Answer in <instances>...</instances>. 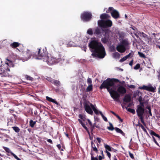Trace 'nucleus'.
<instances>
[{
	"label": "nucleus",
	"mask_w": 160,
	"mask_h": 160,
	"mask_svg": "<svg viewBox=\"0 0 160 160\" xmlns=\"http://www.w3.org/2000/svg\"><path fill=\"white\" fill-rule=\"evenodd\" d=\"M138 117L139 118V119H140L141 121V122L144 125H145V122L144 120V117L143 116H138Z\"/></svg>",
	"instance_id": "35"
},
{
	"label": "nucleus",
	"mask_w": 160,
	"mask_h": 160,
	"mask_svg": "<svg viewBox=\"0 0 160 160\" xmlns=\"http://www.w3.org/2000/svg\"><path fill=\"white\" fill-rule=\"evenodd\" d=\"M104 31L106 34L109 31V30L108 29H101L100 28L97 27L95 29L93 34L96 36H101L102 32Z\"/></svg>",
	"instance_id": "9"
},
{
	"label": "nucleus",
	"mask_w": 160,
	"mask_h": 160,
	"mask_svg": "<svg viewBox=\"0 0 160 160\" xmlns=\"http://www.w3.org/2000/svg\"><path fill=\"white\" fill-rule=\"evenodd\" d=\"M61 59V55L59 53H57L54 56L49 57L47 56L45 60H43L44 62H46L49 65L54 64H56L60 62Z\"/></svg>",
	"instance_id": "3"
},
{
	"label": "nucleus",
	"mask_w": 160,
	"mask_h": 160,
	"mask_svg": "<svg viewBox=\"0 0 160 160\" xmlns=\"http://www.w3.org/2000/svg\"><path fill=\"white\" fill-rule=\"evenodd\" d=\"M113 9V7H110L106 11V12L107 13H109L110 12H112V11Z\"/></svg>",
	"instance_id": "46"
},
{
	"label": "nucleus",
	"mask_w": 160,
	"mask_h": 160,
	"mask_svg": "<svg viewBox=\"0 0 160 160\" xmlns=\"http://www.w3.org/2000/svg\"><path fill=\"white\" fill-rule=\"evenodd\" d=\"M91 160H98L97 157L95 158L93 156L92 154L91 153Z\"/></svg>",
	"instance_id": "47"
},
{
	"label": "nucleus",
	"mask_w": 160,
	"mask_h": 160,
	"mask_svg": "<svg viewBox=\"0 0 160 160\" xmlns=\"http://www.w3.org/2000/svg\"><path fill=\"white\" fill-rule=\"evenodd\" d=\"M126 109L128 111V112H130L132 113L133 114H134L135 113V111L134 109H131L130 108H128L127 107H125Z\"/></svg>",
	"instance_id": "33"
},
{
	"label": "nucleus",
	"mask_w": 160,
	"mask_h": 160,
	"mask_svg": "<svg viewBox=\"0 0 160 160\" xmlns=\"http://www.w3.org/2000/svg\"><path fill=\"white\" fill-rule=\"evenodd\" d=\"M127 59V58L126 56L122 58L120 60V62H122L125 61Z\"/></svg>",
	"instance_id": "48"
},
{
	"label": "nucleus",
	"mask_w": 160,
	"mask_h": 160,
	"mask_svg": "<svg viewBox=\"0 0 160 160\" xmlns=\"http://www.w3.org/2000/svg\"><path fill=\"white\" fill-rule=\"evenodd\" d=\"M99 113L102 116V118L103 119V120L106 122H107L108 121V120L107 118L103 115L102 112L101 111H99Z\"/></svg>",
	"instance_id": "39"
},
{
	"label": "nucleus",
	"mask_w": 160,
	"mask_h": 160,
	"mask_svg": "<svg viewBox=\"0 0 160 160\" xmlns=\"http://www.w3.org/2000/svg\"><path fill=\"white\" fill-rule=\"evenodd\" d=\"M87 33L90 35H92L93 34L92 29L91 28H89L88 29L87 31Z\"/></svg>",
	"instance_id": "38"
},
{
	"label": "nucleus",
	"mask_w": 160,
	"mask_h": 160,
	"mask_svg": "<svg viewBox=\"0 0 160 160\" xmlns=\"http://www.w3.org/2000/svg\"><path fill=\"white\" fill-rule=\"evenodd\" d=\"M140 102V105H138L137 106V107H141L142 108H144V104L145 103V102Z\"/></svg>",
	"instance_id": "43"
},
{
	"label": "nucleus",
	"mask_w": 160,
	"mask_h": 160,
	"mask_svg": "<svg viewBox=\"0 0 160 160\" xmlns=\"http://www.w3.org/2000/svg\"><path fill=\"white\" fill-rule=\"evenodd\" d=\"M131 100V97L130 95L127 94L124 96L123 99L124 102L126 103L129 102Z\"/></svg>",
	"instance_id": "17"
},
{
	"label": "nucleus",
	"mask_w": 160,
	"mask_h": 160,
	"mask_svg": "<svg viewBox=\"0 0 160 160\" xmlns=\"http://www.w3.org/2000/svg\"><path fill=\"white\" fill-rule=\"evenodd\" d=\"M117 82L121 83L118 79L108 78L103 82L99 88L101 89L106 88L111 97L116 101L118 102L120 94L123 95L125 94L127 91L126 88L121 85H119L117 91L115 90L116 88H114V85L115 83Z\"/></svg>",
	"instance_id": "1"
},
{
	"label": "nucleus",
	"mask_w": 160,
	"mask_h": 160,
	"mask_svg": "<svg viewBox=\"0 0 160 160\" xmlns=\"http://www.w3.org/2000/svg\"><path fill=\"white\" fill-rule=\"evenodd\" d=\"M112 16L115 19L119 18L120 15L119 12L116 10L113 9L112 11L111 12Z\"/></svg>",
	"instance_id": "13"
},
{
	"label": "nucleus",
	"mask_w": 160,
	"mask_h": 160,
	"mask_svg": "<svg viewBox=\"0 0 160 160\" xmlns=\"http://www.w3.org/2000/svg\"><path fill=\"white\" fill-rule=\"evenodd\" d=\"M128 87L131 88H135V86L134 85H128Z\"/></svg>",
	"instance_id": "58"
},
{
	"label": "nucleus",
	"mask_w": 160,
	"mask_h": 160,
	"mask_svg": "<svg viewBox=\"0 0 160 160\" xmlns=\"http://www.w3.org/2000/svg\"><path fill=\"white\" fill-rule=\"evenodd\" d=\"M3 148L4 149L7 153H10V154L13 156L14 158L17 160H21L20 158H18L17 155H16L15 154L11 152L10 149L8 148L3 146Z\"/></svg>",
	"instance_id": "11"
},
{
	"label": "nucleus",
	"mask_w": 160,
	"mask_h": 160,
	"mask_svg": "<svg viewBox=\"0 0 160 160\" xmlns=\"http://www.w3.org/2000/svg\"><path fill=\"white\" fill-rule=\"evenodd\" d=\"M88 46L91 49V51L93 52L92 55L97 56L101 58H104L106 55L105 49L101 42L92 40L89 43Z\"/></svg>",
	"instance_id": "2"
},
{
	"label": "nucleus",
	"mask_w": 160,
	"mask_h": 160,
	"mask_svg": "<svg viewBox=\"0 0 160 160\" xmlns=\"http://www.w3.org/2000/svg\"><path fill=\"white\" fill-rule=\"evenodd\" d=\"M21 44L17 42H13L10 44V46L12 48H15L18 47Z\"/></svg>",
	"instance_id": "18"
},
{
	"label": "nucleus",
	"mask_w": 160,
	"mask_h": 160,
	"mask_svg": "<svg viewBox=\"0 0 160 160\" xmlns=\"http://www.w3.org/2000/svg\"><path fill=\"white\" fill-rule=\"evenodd\" d=\"M87 82L89 85L92 84V82L91 79L90 78H88L87 80Z\"/></svg>",
	"instance_id": "42"
},
{
	"label": "nucleus",
	"mask_w": 160,
	"mask_h": 160,
	"mask_svg": "<svg viewBox=\"0 0 160 160\" xmlns=\"http://www.w3.org/2000/svg\"><path fill=\"white\" fill-rule=\"evenodd\" d=\"M9 71L8 67L5 65H1L0 66V74L2 76H7L8 74V72Z\"/></svg>",
	"instance_id": "7"
},
{
	"label": "nucleus",
	"mask_w": 160,
	"mask_h": 160,
	"mask_svg": "<svg viewBox=\"0 0 160 160\" xmlns=\"http://www.w3.org/2000/svg\"><path fill=\"white\" fill-rule=\"evenodd\" d=\"M52 83L57 87H60L61 85L60 81L58 80L54 79Z\"/></svg>",
	"instance_id": "22"
},
{
	"label": "nucleus",
	"mask_w": 160,
	"mask_h": 160,
	"mask_svg": "<svg viewBox=\"0 0 160 160\" xmlns=\"http://www.w3.org/2000/svg\"><path fill=\"white\" fill-rule=\"evenodd\" d=\"M98 24L100 27L106 28L111 27L112 25V22L109 19L106 20H100L98 21Z\"/></svg>",
	"instance_id": "5"
},
{
	"label": "nucleus",
	"mask_w": 160,
	"mask_h": 160,
	"mask_svg": "<svg viewBox=\"0 0 160 160\" xmlns=\"http://www.w3.org/2000/svg\"><path fill=\"white\" fill-rule=\"evenodd\" d=\"M38 52L37 53V55L35 57L36 59H41L45 60V59H46L47 57V52L46 48H38Z\"/></svg>",
	"instance_id": "4"
},
{
	"label": "nucleus",
	"mask_w": 160,
	"mask_h": 160,
	"mask_svg": "<svg viewBox=\"0 0 160 160\" xmlns=\"http://www.w3.org/2000/svg\"><path fill=\"white\" fill-rule=\"evenodd\" d=\"M9 62H6L5 64L6 66L8 67V66L9 67H13L14 66V65L13 64V63L11 61L8 60Z\"/></svg>",
	"instance_id": "29"
},
{
	"label": "nucleus",
	"mask_w": 160,
	"mask_h": 160,
	"mask_svg": "<svg viewBox=\"0 0 160 160\" xmlns=\"http://www.w3.org/2000/svg\"><path fill=\"white\" fill-rule=\"evenodd\" d=\"M90 129L91 130V132H92L93 130L94 129L95 127L93 126V125H92L89 127Z\"/></svg>",
	"instance_id": "54"
},
{
	"label": "nucleus",
	"mask_w": 160,
	"mask_h": 160,
	"mask_svg": "<svg viewBox=\"0 0 160 160\" xmlns=\"http://www.w3.org/2000/svg\"><path fill=\"white\" fill-rule=\"evenodd\" d=\"M66 58L64 57H63L62 58L61 57V59L60 61H61L62 62H64V61H65L66 60Z\"/></svg>",
	"instance_id": "53"
},
{
	"label": "nucleus",
	"mask_w": 160,
	"mask_h": 160,
	"mask_svg": "<svg viewBox=\"0 0 160 160\" xmlns=\"http://www.w3.org/2000/svg\"><path fill=\"white\" fill-rule=\"evenodd\" d=\"M109 40V36L108 35L106 34L104 37L101 39V41L103 43H107Z\"/></svg>",
	"instance_id": "16"
},
{
	"label": "nucleus",
	"mask_w": 160,
	"mask_h": 160,
	"mask_svg": "<svg viewBox=\"0 0 160 160\" xmlns=\"http://www.w3.org/2000/svg\"><path fill=\"white\" fill-rule=\"evenodd\" d=\"M47 141L49 143H51V144H52L53 143V142H52V140L51 139H48L47 140Z\"/></svg>",
	"instance_id": "60"
},
{
	"label": "nucleus",
	"mask_w": 160,
	"mask_h": 160,
	"mask_svg": "<svg viewBox=\"0 0 160 160\" xmlns=\"http://www.w3.org/2000/svg\"><path fill=\"white\" fill-rule=\"evenodd\" d=\"M92 14L89 12H84L80 16L81 19L83 22H87L90 21L92 18Z\"/></svg>",
	"instance_id": "6"
},
{
	"label": "nucleus",
	"mask_w": 160,
	"mask_h": 160,
	"mask_svg": "<svg viewBox=\"0 0 160 160\" xmlns=\"http://www.w3.org/2000/svg\"><path fill=\"white\" fill-rule=\"evenodd\" d=\"M83 105L86 111L88 113L92 115L93 112L89 105L87 102H84Z\"/></svg>",
	"instance_id": "10"
},
{
	"label": "nucleus",
	"mask_w": 160,
	"mask_h": 160,
	"mask_svg": "<svg viewBox=\"0 0 160 160\" xmlns=\"http://www.w3.org/2000/svg\"><path fill=\"white\" fill-rule=\"evenodd\" d=\"M140 68V64L139 63L137 64L134 67V69L135 70H137Z\"/></svg>",
	"instance_id": "45"
},
{
	"label": "nucleus",
	"mask_w": 160,
	"mask_h": 160,
	"mask_svg": "<svg viewBox=\"0 0 160 160\" xmlns=\"http://www.w3.org/2000/svg\"><path fill=\"white\" fill-rule=\"evenodd\" d=\"M12 128L16 132H18L20 131V129L19 128L16 126L12 127Z\"/></svg>",
	"instance_id": "34"
},
{
	"label": "nucleus",
	"mask_w": 160,
	"mask_h": 160,
	"mask_svg": "<svg viewBox=\"0 0 160 160\" xmlns=\"http://www.w3.org/2000/svg\"><path fill=\"white\" fill-rule=\"evenodd\" d=\"M36 123V121H33L32 120H30L29 121V125L32 127H34V125Z\"/></svg>",
	"instance_id": "28"
},
{
	"label": "nucleus",
	"mask_w": 160,
	"mask_h": 160,
	"mask_svg": "<svg viewBox=\"0 0 160 160\" xmlns=\"http://www.w3.org/2000/svg\"><path fill=\"white\" fill-rule=\"evenodd\" d=\"M24 77L27 80L32 81L33 80L32 77L27 75H25Z\"/></svg>",
	"instance_id": "30"
},
{
	"label": "nucleus",
	"mask_w": 160,
	"mask_h": 160,
	"mask_svg": "<svg viewBox=\"0 0 160 160\" xmlns=\"http://www.w3.org/2000/svg\"><path fill=\"white\" fill-rule=\"evenodd\" d=\"M129 44L128 41L126 40H123L121 42V45H123V46H127Z\"/></svg>",
	"instance_id": "26"
},
{
	"label": "nucleus",
	"mask_w": 160,
	"mask_h": 160,
	"mask_svg": "<svg viewBox=\"0 0 160 160\" xmlns=\"http://www.w3.org/2000/svg\"><path fill=\"white\" fill-rule=\"evenodd\" d=\"M105 152L107 153V155L108 156V157L109 158L110 160H111V156L110 153L109 152H108V151H106Z\"/></svg>",
	"instance_id": "50"
},
{
	"label": "nucleus",
	"mask_w": 160,
	"mask_h": 160,
	"mask_svg": "<svg viewBox=\"0 0 160 160\" xmlns=\"http://www.w3.org/2000/svg\"><path fill=\"white\" fill-rule=\"evenodd\" d=\"M78 121L80 123L82 127L86 130V131L87 132L88 134H90V132L88 130V128L85 126L84 123L83 122L82 120L81 119H78Z\"/></svg>",
	"instance_id": "19"
},
{
	"label": "nucleus",
	"mask_w": 160,
	"mask_h": 160,
	"mask_svg": "<svg viewBox=\"0 0 160 160\" xmlns=\"http://www.w3.org/2000/svg\"><path fill=\"white\" fill-rule=\"evenodd\" d=\"M144 111L145 110L144 108H142L141 107H137L136 112L138 116V117L143 116Z\"/></svg>",
	"instance_id": "12"
},
{
	"label": "nucleus",
	"mask_w": 160,
	"mask_h": 160,
	"mask_svg": "<svg viewBox=\"0 0 160 160\" xmlns=\"http://www.w3.org/2000/svg\"><path fill=\"white\" fill-rule=\"evenodd\" d=\"M117 50L120 53H123L126 50L125 47L123 46V45H119L116 48Z\"/></svg>",
	"instance_id": "14"
},
{
	"label": "nucleus",
	"mask_w": 160,
	"mask_h": 160,
	"mask_svg": "<svg viewBox=\"0 0 160 160\" xmlns=\"http://www.w3.org/2000/svg\"><path fill=\"white\" fill-rule=\"evenodd\" d=\"M79 117L83 121H85V118L82 114H79Z\"/></svg>",
	"instance_id": "49"
},
{
	"label": "nucleus",
	"mask_w": 160,
	"mask_h": 160,
	"mask_svg": "<svg viewBox=\"0 0 160 160\" xmlns=\"http://www.w3.org/2000/svg\"><path fill=\"white\" fill-rule=\"evenodd\" d=\"M87 121L90 125V126L92 125V123L91 121L89 119H87Z\"/></svg>",
	"instance_id": "59"
},
{
	"label": "nucleus",
	"mask_w": 160,
	"mask_h": 160,
	"mask_svg": "<svg viewBox=\"0 0 160 160\" xmlns=\"http://www.w3.org/2000/svg\"><path fill=\"white\" fill-rule=\"evenodd\" d=\"M113 160H117V159L116 156L114 155L113 157Z\"/></svg>",
	"instance_id": "64"
},
{
	"label": "nucleus",
	"mask_w": 160,
	"mask_h": 160,
	"mask_svg": "<svg viewBox=\"0 0 160 160\" xmlns=\"http://www.w3.org/2000/svg\"><path fill=\"white\" fill-rule=\"evenodd\" d=\"M139 88L141 90H146V91L155 92L156 88L153 87L151 84L148 86L143 85L142 86L139 87Z\"/></svg>",
	"instance_id": "8"
},
{
	"label": "nucleus",
	"mask_w": 160,
	"mask_h": 160,
	"mask_svg": "<svg viewBox=\"0 0 160 160\" xmlns=\"http://www.w3.org/2000/svg\"><path fill=\"white\" fill-rule=\"evenodd\" d=\"M46 79L52 83H53L54 80L50 77H47V78H46Z\"/></svg>",
	"instance_id": "41"
},
{
	"label": "nucleus",
	"mask_w": 160,
	"mask_h": 160,
	"mask_svg": "<svg viewBox=\"0 0 160 160\" xmlns=\"http://www.w3.org/2000/svg\"><path fill=\"white\" fill-rule=\"evenodd\" d=\"M110 16L107 14L104 13L102 14L100 16V18L102 19H105L109 18Z\"/></svg>",
	"instance_id": "21"
},
{
	"label": "nucleus",
	"mask_w": 160,
	"mask_h": 160,
	"mask_svg": "<svg viewBox=\"0 0 160 160\" xmlns=\"http://www.w3.org/2000/svg\"><path fill=\"white\" fill-rule=\"evenodd\" d=\"M92 151H93L96 153H98V150L96 147H93V148H91Z\"/></svg>",
	"instance_id": "44"
},
{
	"label": "nucleus",
	"mask_w": 160,
	"mask_h": 160,
	"mask_svg": "<svg viewBox=\"0 0 160 160\" xmlns=\"http://www.w3.org/2000/svg\"><path fill=\"white\" fill-rule=\"evenodd\" d=\"M93 89L92 84L89 85L86 88V91L90 92L92 91Z\"/></svg>",
	"instance_id": "27"
},
{
	"label": "nucleus",
	"mask_w": 160,
	"mask_h": 160,
	"mask_svg": "<svg viewBox=\"0 0 160 160\" xmlns=\"http://www.w3.org/2000/svg\"><path fill=\"white\" fill-rule=\"evenodd\" d=\"M139 35L143 38V39L146 41H149V40L148 36L144 32H139Z\"/></svg>",
	"instance_id": "15"
},
{
	"label": "nucleus",
	"mask_w": 160,
	"mask_h": 160,
	"mask_svg": "<svg viewBox=\"0 0 160 160\" xmlns=\"http://www.w3.org/2000/svg\"><path fill=\"white\" fill-rule=\"evenodd\" d=\"M91 148H93V147H96V146L95 145V144H94V142H93V141H92L91 142Z\"/></svg>",
	"instance_id": "57"
},
{
	"label": "nucleus",
	"mask_w": 160,
	"mask_h": 160,
	"mask_svg": "<svg viewBox=\"0 0 160 160\" xmlns=\"http://www.w3.org/2000/svg\"><path fill=\"white\" fill-rule=\"evenodd\" d=\"M90 105L92 109L93 110L95 113L97 115L98 114L99 112H99L98 110L91 103H90Z\"/></svg>",
	"instance_id": "23"
},
{
	"label": "nucleus",
	"mask_w": 160,
	"mask_h": 160,
	"mask_svg": "<svg viewBox=\"0 0 160 160\" xmlns=\"http://www.w3.org/2000/svg\"><path fill=\"white\" fill-rule=\"evenodd\" d=\"M105 148L106 149V151H112V148H111L109 146V145L107 144H105L104 145Z\"/></svg>",
	"instance_id": "31"
},
{
	"label": "nucleus",
	"mask_w": 160,
	"mask_h": 160,
	"mask_svg": "<svg viewBox=\"0 0 160 160\" xmlns=\"http://www.w3.org/2000/svg\"><path fill=\"white\" fill-rule=\"evenodd\" d=\"M152 136V139H153V141L155 142V143L158 146H159V144L158 143V142H157V141H156L155 138L154 137V136Z\"/></svg>",
	"instance_id": "52"
},
{
	"label": "nucleus",
	"mask_w": 160,
	"mask_h": 160,
	"mask_svg": "<svg viewBox=\"0 0 160 160\" xmlns=\"http://www.w3.org/2000/svg\"><path fill=\"white\" fill-rule=\"evenodd\" d=\"M57 147H58V148L59 150L61 149V145L60 144H58L57 145Z\"/></svg>",
	"instance_id": "63"
},
{
	"label": "nucleus",
	"mask_w": 160,
	"mask_h": 160,
	"mask_svg": "<svg viewBox=\"0 0 160 160\" xmlns=\"http://www.w3.org/2000/svg\"><path fill=\"white\" fill-rule=\"evenodd\" d=\"M96 139H97V140L98 142V143H100L101 142V140H102L101 138H99V137H97V138Z\"/></svg>",
	"instance_id": "56"
},
{
	"label": "nucleus",
	"mask_w": 160,
	"mask_h": 160,
	"mask_svg": "<svg viewBox=\"0 0 160 160\" xmlns=\"http://www.w3.org/2000/svg\"><path fill=\"white\" fill-rule=\"evenodd\" d=\"M113 56L115 58H119L120 56V54L118 52H116L113 53Z\"/></svg>",
	"instance_id": "32"
},
{
	"label": "nucleus",
	"mask_w": 160,
	"mask_h": 160,
	"mask_svg": "<svg viewBox=\"0 0 160 160\" xmlns=\"http://www.w3.org/2000/svg\"><path fill=\"white\" fill-rule=\"evenodd\" d=\"M110 126L107 128L109 130L112 131L115 128L113 127V125L111 123H109Z\"/></svg>",
	"instance_id": "37"
},
{
	"label": "nucleus",
	"mask_w": 160,
	"mask_h": 160,
	"mask_svg": "<svg viewBox=\"0 0 160 160\" xmlns=\"http://www.w3.org/2000/svg\"><path fill=\"white\" fill-rule=\"evenodd\" d=\"M142 97L141 96L139 97L138 100L139 102H142Z\"/></svg>",
	"instance_id": "61"
},
{
	"label": "nucleus",
	"mask_w": 160,
	"mask_h": 160,
	"mask_svg": "<svg viewBox=\"0 0 160 160\" xmlns=\"http://www.w3.org/2000/svg\"><path fill=\"white\" fill-rule=\"evenodd\" d=\"M133 60H132L129 62V65L131 66H132L133 63Z\"/></svg>",
	"instance_id": "62"
},
{
	"label": "nucleus",
	"mask_w": 160,
	"mask_h": 160,
	"mask_svg": "<svg viewBox=\"0 0 160 160\" xmlns=\"http://www.w3.org/2000/svg\"><path fill=\"white\" fill-rule=\"evenodd\" d=\"M140 127L144 132H147L146 129L144 127L142 124L140 125Z\"/></svg>",
	"instance_id": "55"
},
{
	"label": "nucleus",
	"mask_w": 160,
	"mask_h": 160,
	"mask_svg": "<svg viewBox=\"0 0 160 160\" xmlns=\"http://www.w3.org/2000/svg\"><path fill=\"white\" fill-rule=\"evenodd\" d=\"M138 117L139 118V119H140L141 121V122L144 125H145V122L144 120V117L143 116H138Z\"/></svg>",
	"instance_id": "36"
},
{
	"label": "nucleus",
	"mask_w": 160,
	"mask_h": 160,
	"mask_svg": "<svg viewBox=\"0 0 160 160\" xmlns=\"http://www.w3.org/2000/svg\"><path fill=\"white\" fill-rule=\"evenodd\" d=\"M138 54L139 55L140 57L143 58H146L145 55L142 52H138Z\"/></svg>",
	"instance_id": "40"
},
{
	"label": "nucleus",
	"mask_w": 160,
	"mask_h": 160,
	"mask_svg": "<svg viewBox=\"0 0 160 160\" xmlns=\"http://www.w3.org/2000/svg\"><path fill=\"white\" fill-rule=\"evenodd\" d=\"M150 134L152 136H154L157 137L158 140L160 141V136L158 134L156 133L154 131L151 130L150 131Z\"/></svg>",
	"instance_id": "20"
},
{
	"label": "nucleus",
	"mask_w": 160,
	"mask_h": 160,
	"mask_svg": "<svg viewBox=\"0 0 160 160\" xmlns=\"http://www.w3.org/2000/svg\"><path fill=\"white\" fill-rule=\"evenodd\" d=\"M129 155L130 157L132 159H134V158L132 153H131L130 152H128Z\"/></svg>",
	"instance_id": "51"
},
{
	"label": "nucleus",
	"mask_w": 160,
	"mask_h": 160,
	"mask_svg": "<svg viewBox=\"0 0 160 160\" xmlns=\"http://www.w3.org/2000/svg\"><path fill=\"white\" fill-rule=\"evenodd\" d=\"M47 100L50 102H52L54 103L57 105H58V102L55 100L54 99H53L51 98H50L48 96L46 97Z\"/></svg>",
	"instance_id": "24"
},
{
	"label": "nucleus",
	"mask_w": 160,
	"mask_h": 160,
	"mask_svg": "<svg viewBox=\"0 0 160 160\" xmlns=\"http://www.w3.org/2000/svg\"><path fill=\"white\" fill-rule=\"evenodd\" d=\"M115 129L117 132L121 134L123 136H125V133H124V132L120 128L117 127H115Z\"/></svg>",
	"instance_id": "25"
}]
</instances>
